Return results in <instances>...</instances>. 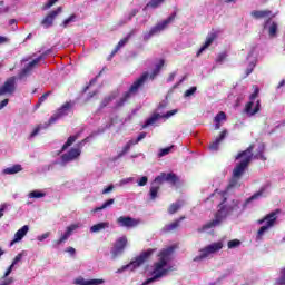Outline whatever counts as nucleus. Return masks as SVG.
I'll return each mask as SVG.
<instances>
[{"label":"nucleus","mask_w":285,"mask_h":285,"mask_svg":"<svg viewBox=\"0 0 285 285\" xmlns=\"http://www.w3.org/2000/svg\"><path fill=\"white\" fill-rule=\"evenodd\" d=\"M277 285H285V267L281 269L279 277L276 279Z\"/></svg>","instance_id":"39"},{"label":"nucleus","mask_w":285,"mask_h":285,"mask_svg":"<svg viewBox=\"0 0 285 285\" xmlns=\"http://www.w3.org/2000/svg\"><path fill=\"white\" fill-rule=\"evenodd\" d=\"M178 226H179V220H176V222L167 225L165 228H166V230H175V228H178Z\"/></svg>","instance_id":"44"},{"label":"nucleus","mask_w":285,"mask_h":285,"mask_svg":"<svg viewBox=\"0 0 285 285\" xmlns=\"http://www.w3.org/2000/svg\"><path fill=\"white\" fill-rule=\"evenodd\" d=\"M173 21H175V13L169 16L168 19L156 24L148 32L144 33V41H148V39L155 37V35H159V32H164V30H166V28H168V26H170Z\"/></svg>","instance_id":"9"},{"label":"nucleus","mask_w":285,"mask_h":285,"mask_svg":"<svg viewBox=\"0 0 285 285\" xmlns=\"http://www.w3.org/2000/svg\"><path fill=\"white\" fill-rule=\"evenodd\" d=\"M46 56H40L32 61H29L27 65H24V68L19 73V79H26L29 75H32V71L37 66H39V62L45 59Z\"/></svg>","instance_id":"14"},{"label":"nucleus","mask_w":285,"mask_h":285,"mask_svg":"<svg viewBox=\"0 0 285 285\" xmlns=\"http://www.w3.org/2000/svg\"><path fill=\"white\" fill-rule=\"evenodd\" d=\"M9 42H10V38L0 36V46H2L3 43H9Z\"/></svg>","instance_id":"54"},{"label":"nucleus","mask_w":285,"mask_h":285,"mask_svg":"<svg viewBox=\"0 0 285 285\" xmlns=\"http://www.w3.org/2000/svg\"><path fill=\"white\" fill-rule=\"evenodd\" d=\"M250 16L254 19H265V17H271V10H254Z\"/></svg>","instance_id":"28"},{"label":"nucleus","mask_w":285,"mask_h":285,"mask_svg":"<svg viewBox=\"0 0 285 285\" xmlns=\"http://www.w3.org/2000/svg\"><path fill=\"white\" fill-rule=\"evenodd\" d=\"M9 101H10L9 99L2 100V101L0 102V110H3V108H6V106H8Z\"/></svg>","instance_id":"55"},{"label":"nucleus","mask_w":285,"mask_h":285,"mask_svg":"<svg viewBox=\"0 0 285 285\" xmlns=\"http://www.w3.org/2000/svg\"><path fill=\"white\" fill-rule=\"evenodd\" d=\"M106 228H110L109 222L98 223L90 227V233H101V230H106Z\"/></svg>","instance_id":"27"},{"label":"nucleus","mask_w":285,"mask_h":285,"mask_svg":"<svg viewBox=\"0 0 285 285\" xmlns=\"http://www.w3.org/2000/svg\"><path fill=\"white\" fill-rule=\"evenodd\" d=\"M131 36H132V35L129 33L126 38L121 39V40L118 42V45H117L115 51L112 52V55H115L118 50H121V48H124V47L126 46V43L130 40V37H131Z\"/></svg>","instance_id":"34"},{"label":"nucleus","mask_w":285,"mask_h":285,"mask_svg":"<svg viewBox=\"0 0 285 285\" xmlns=\"http://www.w3.org/2000/svg\"><path fill=\"white\" fill-rule=\"evenodd\" d=\"M259 197H262V191L254 194L245 203L239 202V199H234L229 203H226V200H224L220 205H218V210L215 215V219L212 223L205 225L203 227V230H208V228L219 226V224H222V222H224V219H226L228 215H242L246 206H248L250 202H254V199H259Z\"/></svg>","instance_id":"1"},{"label":"nucleus","mask_w":285,"mask_h":285,"mask_svg":"<svg viewBox=\"0 0 285 285\" xmlns=\"http://www.w3.org/2000/svg\"><path fill=\"white\" fill-rule=\"evenodd\" d=\"M14 23H17V20H16V19L9 20V26H14Z\"/></svg>","instance_id":"60"},{"label":"nucleus","mask_w":285,"mask_h":285,"mask_svg":"<svg viewBox=\"0 0 285 285\" xmlns=\"http://www.w3.org/2000/svg\"><path fill=\"white\" fill-rule=\"evenodd\" d=\"M77 141V136H70L67 140V144L62 146V150H66V148H69V146L73 142Z\"/></svg>","instance_id":"42"},{"label":"nucleus","mask_w":285,"mask_h":285,"mask_svg":"<svg viewBox=\"0 0 285 285\" xmlns=\"http://www.w3.org/2000/svg\"><path fill=\"white\" fill-rule=\"evenodd\" d=\"M257 154H255V159H266L265 157H264V144H258L257 145Z\"/></svg>","instance_id":"36"},{"label":"nucleus","mask_w":285,"mask_h":285,"mask_svg":"<svg viewBox=\"0 0 285 285\" xmlns=\"http://www.w3.org/2000/svg\"><path fill=\"white\" fill-rule=\"evenodd\" d=\"M173 21H175V13L169 16L168 19L156 24L148 32L144 33V41H148V39L155 37V35H159V32H164V30H166V28H168V26H170Z\"/></svg>","instance_id":"10"},{"label":"nucleus","mask_w":285,"mask_h":285,"mask_svg":"<svg viewBox=\"0 0 285 285\" xmlns=\"http://www.w3.org/2000/svg\"><path fill=\"white\" fill-rule=\"evenodd\" d=\"M127 244H128V238L126 236H121L116 240L114 247L111 248V256L114 259H116V257H119V255L124 254V250Z\"/></svg>","instance_id":"15"},{"label":"nucleus","mask_w":285,"mask_h":285,"mask_svg":"<svg viewBox=\"0 0 285 285\" xmlns=\"http://www.w3.org/2000/svg\"><path fill=\"white\" fill-rule=\"evenodd\" d=\"M81 155V147L72 148L67 154L62 155V163L68 164V161H75L77 157Z\"/></svg>","instance_id":"21"},{"label":"nucleus","mask_w":285,"mask_h":285,"mask_svg":"<svg viewBox=\"0 0 285 285\" xmlns=\"http://www.w3.org/2000/svg\"><path fill=\"white\" fill-rule=\"evenodd\" d=\"M227 55L226 53H220L217 58L218 63H222V61H224V59H226Z\"/></svg>","instance_id":"56"},{"label":"nucleus","mask_w":285,"mask_h":285,"mask_svg":"<svg viewBox=\"0 0 285 285\" xmlns=\"http://www.w3.org/2000/svg\"><path fill=\"white\" fill-rule=\"evenodd\" d=\"M155 253V249H147L146 252H142L139 256H137L135 259H132L129 264L124 265L119 269H117L116 273H124L126 271H137L139 266L144 265V263Z\"/></svg>","instance_id":"6"},{"label":"nucleus","mask_w":285,"mask_h":285,"mask_svg":"<svg viewBox=\"0 0 285 285\" xmlns=\"http://www.w3.org/2000/svg\"><path fill=\"white\" fill-rule=\"evenodd\" d=\"M66 253H69V255H75V253H76L75 247H68L66 249Z\"/></svg>","instance_id":"58"},{"label":"nucleus","mask_w":285,"mask_h":285,"mask_svg":"<svg viewBox=\"0 0 285 285\" xmlns=\"http://www.w3.org/2000/svg\"><path fill=\"white\" fill-rule=\"evenodd\" d=\"M2 279H3V281H1L0 285H10V284H13V282H14V278H12V277H9V278L6 277V278H4V277L2 276Z\"/></svg>","instance_id":"45"},{"label":"nucleus","mask_w":285,"mask_h":285,"mask_svg":"<svg viewBox=\"0 0 285 285\" xmlns=\"http://www.w3.org/2000/svg\"><path fill=\"white\" fill-rule=\"evenodd\" d=\"M217 196H219V193H215L212 195V197H217Z\"/></svg>","instance_id":"62"},{"label":"nucleus","mask_w":285,"mask_h":285,"mask_svg":"<svg viewBox=\"0 0 285 285\" xmlns=\"http://www.w3.org/2000/svg\"><path fill=\"white\" fill-rule=\"evenodd\" d=\"M72 108H75V102L69 101L63 104L49 119L48 122L38 125L33 131L31 132L30 137H37L39 135L40 130H43L48 128L49 126H52V124H56L58 119H61V117H66L72 112Z\"/></svg>","instance_id":"3"},{"label":"nucleus","mask_w":285,"mask_h":285,"mask_svg":"<svg viewBox=\"0 0 285 285\" xmlns=\"http://www.w3.org/2000/svg\"><path fill=\"white\" fill-rule=\"evenodd\" d=\"M21 259H23V253L18 254L12 264L9 266V268L6 271L3 278L6 279V277L10 276V273H12V269L14 268V266H17V264H19V262H21Z\"/></svg>","instance_id":"25"},{"label":"nucleus","mask_w":285,"mask_h":285,"mask_svg":"<svg viewBox=\"0 0 285 285\" xmlns=\"http://www.w3.org/2000/svg\"><path fill=\"white\" fill-rule=\"evenodd\" d=\"M48 97H50V92H47V94L42 95V96L40 97L39 101H40V102H43L45 100L48 99Z\"/></svg>","instance_id":"57"},{"label":"nucleus","mask_w":285,"mask_h":285,"mask_svg":"<svg viewBox=\"0 0 285 285\" xmlns=\"http://www.w3.org/2000/svg\"><path fill=\"white\" fill-rule=\"evenodd\" d=\"M42 197H46V191L43 190H32L28 194L29 199H42Z\"/></svg>","instance_id":"30"},{"label":"nucleus","mask_w":285,"mask_h":285,"mask_svg":"<svg viewBox=\"0 0 285 285\" xmlns=\"http://www.w3.org/2000/svg\"><path fill=\"white\" fill-rule=\"evenodd\" d=\"M225 3H237V0H225Z\"/></svg>","instance_id":"61"},{"label":"nucleus","mask_w":285,"mask_h":285,"mask_svg":"<svg viewBox=\"0 0 285 285\" xmlns=\"http://www.w3.org/2000/svg\"><path fill=\"white\" fill-rule=\"evenodd\" d=\"M224 121H226V112L220 111L214 118L215 130H219V128H222V124H224Z\"/></svg>","instance_id":"26"},{"label":"nucleus","mask_w":285,"mask_h":285,"mask_svg":"<svg viewBox=\"0 0 285 285\" xmlns=\"http://www.w3.org/2000/svg\"><path fill=\"white\" fill-rule=\"evenodd\" d=\"M164 181H169V184H175L177 181V176H175V174L173 173H169V174L163 173L158 177H156L149 191L151 199H157V194L159 193V184H164Z\"/></svg>","instance_id":"7"},{"label":"nucleus","mask_w":285,"mask_h":285,"mask_svg":"<svg viewBox=\"0 0 285 285\" xmlns=\"http://www.w3.org/2000/svg\"><path fill=\"white\" fill-rule=\"evenodd\" d=\"M61 12H62L61 7H58L57 10H53V11L49 12V13L42 19V21L40 22L41 26H42L45 29L52 28V26H55V19H57V17H59V14H61Z\"/></svg>","instance_id":"16"},{"label":"nucleus","mask_w":285,"mask_h":285,"mask_svg":"<svg viewBox=\"0 0 285 285\" xmlns=\"http://www.w3.org/2000/svg\"><path fill=\"white\" fill-rule=\"evenodd\" d=\"M115 204V199L110 198L107 202H105L100 207H97L94 213H98V210H104L106 208H109V206H112Z\"/></svg>","instance_id":"37"},{"label":"nucleus","mask_w":285,"mask_h":285,"mask_svg":"<svg viewBox=\"0 0 285 285\" xmlns=\"http://www.w3.org/2000/svg\"><path fill=\"white\" fill-rule=\"evenodd\" d=\"M215 39H217V32L212 31L210 33H208L204 46L200 47L197 55H202V52H204V50H207V48H210V46L213 45V41H215Z\"/></svg>","instance_id":"22"},{"label":"nucleus","mask_w":285,"mask_h":285,"mask_svg":"<svg viewBox=\"0 0 285 285\" xmlns=\"http://www.w3.org/2000/svg\"><path fill=\"white\" fill-rule=\"evenodd\" d=\"M3 249L0 248V257L3 255Z\"/></svg>","instance_id":"64"},{"label":"nucleus","mask_w":285,"mask_h":285,"mask_svg":"<svg viewBox=\"0 0 285 285\" xmlns=\"http://www.w3.org/2000/svg\"><path fill=\"white\" fill-rule=\"evenodd\" d=\"M138 186H146L148 184V177L142 176L140 179L137 181Z\"/></svg>","instance_id":"50"},{"label":"nucleus","mask_w":285,"mask_h":285,"mask_svg":"<svg viewBox=\"0 0 285 285\" xmlns=\"http://www.w3.org/2000/svg\"><path fill=\"white\" fill-rule=\"evenodd\" d=\"M10 204L8 203H3L1 206H0V219L1 217H3V213H6V210H8Z\"/></svg>","instance_id":"46"},{"label":"nucleus","mask_w":285,"mask_h":285,"mask_svg":"<svg viewBox=\"0 0 285 285\" xmlns=\"http://www.w3.org/2000/svg\"><path fill=\"white\" fill-rule=\"evenodd\" d=\"M228 131L224 130L222 131V134L219 135L218 138L215 139V141H213L209 145V150H212V153H215L216 150H219V144H222L223 139H226V135Z\"/></svg>","instance_id":"24"},{"label":"nucleus","mask_w":285,"mask_h":285,"mask_svg":"<svg viewBox=\"0 0 285 285\" xmlns=\"http://www.w3.org/2000/svg\"><path fill=\"white\" fill-rule=\"evenodd\" d=\"M137 9H132L130 12H129V14H128V17L127 18H125V20L126 21H130V19H132V17H136L137 16Z\"/></svg>","instance_id":"51"},{"label":"nucleus","mask_w":285,"mask_h":285,"mask_svg":"<svg viewBox=\"0 0 285 285\" xmlns=\"http://www.w3.org/2000/svg\"><path fill=\"white\" fill-rule=\"evenodd\" d=\"M181 206H184V202H181V200H178V202L171 204L168 208L169 215H175V213H177V210H179V208H181Z\"/></svg>","instance_id":"32"},{"label":"nucleus","mask_w":285,"mask_h":285,"mask_svg":"<svg viewBox=\"0 0 285 285\" xmlns=\"http://www.w3.org/2000/svg\"><path fill=\"white\" fill-rule=\"evenodd\" d=\"M3 1H0V12H8V8H2Z\"/></svg>","instance_id":"59"},{"label":"nucleus","mask_w":285,"mask_h":285,"mask_svg":"<svg viewBox=\"0 0 285 285\" xmlns=\"http://www.w3.org/2000/svg\"><path fill=\"white\" fill-rule=\"evenodd\" d=\"M197 92V87H191L185 91V97H193V94Z\"/></svg>","instance_id":"47"},{"label":"nucleus","mask_w":285,"mask_h":285,"mask_svg":"<svg viewBox=\"0 0 285 285\" xmlns=\"http://www.w3.org/2000/svg\"><path fill=\"white\" fill-rule=\"evenodd\" d=\"M142 139H146V132L139 134L136 140L134 142L137 145L138 141H141Z\"/></svg>","instance_id":"53"},{"label":"nucleus","mask_w":285,"mask_h":285,"mask_svg":"<svg viewBox=\"0 0 285 285\" xmlns=\"http://www.w3.org/2000/svg\"><path fill=\"white\" fill-rule=\"evenodd\" d=\"M253 146H250L247 150L239 154L236 159H240V163L236 166V168L233 171L234 179H239L242 175H244V170H246V167L248 164H250V159H253Z\"/></svg>","instance_id":"4"},{"label":"nucleus","mask_w":285,"mask_h":285,"mask_svg":"<svg viewBox=\"0 0 285 285\" xmlns=\"http://www.w3.org/2000/svg\"><path fill=\"white\" fill-rule=\"evenodd\" d=\"M73 284L75 285H101V284H106V281H104L102 278L86 279L79 276L73 281Z\"/></svg>","instance_id":"19"},{"label":"nucleus","mask_w":285,"mask_h":285,"mask_svg":"<svg viewBox=\"0 0 285 285\" xmlns=\"http://www.w3.org/2000/svg\"><path fill=\"white\" fill-rule=\"evenodd\" d=\"M177 115V109L168 111L166 115L154 114L150 118H148L144 125V128H148V126H153V124H157V121L161 118L170 119V117Z\"/></svg>","instance_id":"17"},{"label":"nucleus","mask_w":285,"mask_h":285,"mask_svg":"<svg viewBox=\"0 0 285 285\" xmlns=\"http://www.w3.org/2000/svg\"><path fill=\"white\" fill-rule=\"evenodd\" d=\"M170 150H173V146L160 149L158 157H166V155H170Z\"/></svg>","instance_id":"41"},{"label":"nucleus","mask_w":285,"mask_h":285,"mask_svg":"<svg viewBox=\"0 0 285 285\" xmlns=\"http://www.w3.org/2000/svg\"><path fill=\"white\" fill-rule=\"evenodd\" d=\"M134 181H135V178H132V177L124 178V179H121V180L117 184V186L124 187V186H126V185H128V184H132Z\"/></svg>","instance_id":"40"},{"label":"nucleus","mask_w":285,"mask_h":285,"mask_svg":"<svg viewBox=\"0 0 285 285\" xmlns=\"http://www.w3.org/2000/svg\"><path fill=\"white\" fill-rule=\"evenodd\" d=\"M277 22L273 21V20H267L265 23V30H267L269 37H277Z\"/></svg>","instance_id":"23"},{"label":"nucleus","mask_w":285,"mask_h":285,"mask_svg":"<svg viewBox=\"0 0 285 285\" xmlns=\"http://www.w3.org/2000/svg\"><path fill=\"white\" fill-rule=\"evenodd\" d=\"M224 248V242L219 240L216 243H212L204 248L199 249L198 255L194 257V262H204V259H208V257H213L215 253H219Z\"/></svg>","instance_id":"5"},{"label":"nucleus","mask_w":285,"mask_h":285,"mask_svg":"<svg viewBox=\"0 0 285 285\" xmlns=\"http://www.w3.org/2000/svg\"><path fill=\"white\" fill-rule=\"evenodd\" d=\"M17 90V77H10L4 81V83L0 87V97L14 95Z\"/></svg>","instance_id":"12"},{"label":"nucleus","mask_w":285,"mask_h":285,"mask_svg":"<svg viewBox=\"0 0 285 285\" xmlns=\"http://www.w3.org/2000/svg\"><path fill=\"white\" fill-rule=\"evenodd\" d=\"M117 224L122 228H135L139 226L140 220L131 217L120 216L117 218Z\"/></svg>","instance_id":"18"},{"label":"nucleus","mask_w":285,"mask_h":285,"mask_svg":"<svg viewBox=\"0 0 285 285\" xmlns=\"http://www.w3.org/2000/svg\"><path fill=\"white\" fill-rule=\"evenodd\" d=\"M75 21H77V16L76 14H71L69 18L65 19L61 23L62 28H68L71 26V23H75Z\"/></svg>","instance_id":"33"},{"label":"nucleus","mask_w":285,"mask_h":285,"mask_svg":"<svg viewBox=\"0 0 285 285\" xmlns=\"http://www.w3.org/2000/svg\"><path fill=\"white\" fill-rule=\"evenodd\" d=\"M257 95H259V88L255 87L254 92L249 97V101L245 106V112L248 117H253V115L259 112L261 105Z\"/></svg>","instance_id":"11"},{"label":"nucleus","mask_w":285,"mask_h":285,"mask_svg":"<svg viewBox=\"0 0 285 285\" xmlns=\"http://www.w3.org/2000/svg\"><path fill=\"white\" fill-rule=\"evenodd\" d=\"M247 60L249 61V66L247 68V75H250V72H253V68H255L256 63H257V57L253 56V53H250L247 57Z\"/></svg>","instance_id":"31"},{"label":"nucleus","mask_w":285,"mask_h":285,"mask_svg":"<svg viewBox=\"0 0 285 285\" xmlns=\"http://www.w3.org/2000/svg\"><path fill=\"white\" fill-rule=\"evenodd\" d=\"M161 68H164V60H159L151 75L148 72L142 73V76L132 83L129 91H127L122 97L117 96V92H115L105 98L101 102V108H106V106H109V108H121V106L126 104V100L130 99V95H135V92H137V90L144 86V82L148 79V77L149 79H155V77L159 75Z\"/></svg>","instance_id":"2"},{"label":"nucleus","mask_w":285,"mask_h":285,"mask_svg":"<svg viewBox=\"0 0 285 285\" xmlns=\"http://www.w3.org/2000/svg\"><path fill=\"white\" fill-rule=\"evenodd\" d=\"M83 225L81 223H73L69 225L65 233L61 234L60 238L56 242V246H61V244H65V242H68L70 237L72 236V233H77L79 228H81Z\"/></svg>","instance_id":"13"},{"label":"nucleus","mask_w":285,"mask_h":285,"mask_svg":"<svg viewBox=\"0 0 285 285\" xmlns=\"http://www.w3.org/2000/svg\"><path fill=\"white\" fill-rule=\"evenodd\" d=\"M282 86H284V80H283V81H281V83H279L278 88H282Z\"/></svg>","instance_id":"63"},{"label":"nucleus","mask_w":285,"mask_h":285,"mask_svg":"<svg viewBox=\"0 0 285 285\" xmlns=\"http://www.w3.org/2000/svg\"><path fill=\"white\" fill-rule=\"evenodd\" d=\"M163 1L164 0H151L148 6H150V8H158V6H161Z\"/></svg>","instance_id":"48"},{"label":"nucleus","mask_w":285,"mask_h":285,"mask_svg":"<svg viewBox=\"0 0 285 285\" xmlns=\"http://www.w3.org/2000/svg\"><path fill=\"white\" fill-rule=\"evenodd\" d=\"M21 170H23L21 165H13L3 169V175H17V173H21Z\"/></svg>","instance_id":"29"},{"label":"nucleus","mask_w":285,"mask_h":285,"mask_svg":"<svg viewBox=\"0 0 285 285\" xmlns=\"http://www.w3.org/2000/svg\"><path fill=\"white\" fill-rule=\"evenodd\" d=\"M48 237H50V232L37 236V239L38 242H43L45 239H48Z\"/></svg>","instance_id":"49"},{"label":"nucleus","mask_w":285,"mask_h":285,"mask_svg":"<svg viewBox=\"0 0 285 285\" xmlns=\"http://www.w3.org/2000/svg\"><path fill=\"white\" fill-rule=\"evenodd\" d=\"M227 246L229 249L238 248V246H242V242L239 239H233L228 242Z\"/></svg>","instance_id":"38"},{"label":"nucleus","mask_w":285,"mask_h":285,"mask_svg":"<svg viewBox=\"0 0 285 285\" xmlns=\"http://www.w3.org/2000/svg\"><path fill=\"white\" fill-rule=\"evenodd\" d=\"M57 1H59V0H48V2L46 4H43L42 10H50V8H52V6H55V3H57Z\"/></svg>","instance_id":"43"},{"label":"nucleus","mask_w":285,"mask_h":285,"mask_svg":"<svg viewBox=\"0 0 285 285\" xmlns=\"http://www.w3.org/2000/svg\"><path fill=\"white\" fill-rule=\"evenodd\" d=\"M135 139L129 140L122 148L121 153L119 154V157H124V155H126V153H128V150H130V148H132V146H135Z\"/></svg>","instance_id":"35"},{"label":"nucleus","mask_w":285,"mask_h":285,"mask_svg":"<svg viewBox=\"0 0 285 285\" xmlns=\"http://www.w3.org/2000/svg\"><path fill=\"white\" fill-rule=\"evenodd\" d=\"M115 190V185H109L102 190V195H108V193H112Z\"/></svg>","instance_id":"52"},{"label":"nucleus","mask_w":285,"mask_h":285,"mask_svg":"<svg viewBox=\"0 0 285 285\" xmlns=\"http://www.w3.org/2000/svg\"><path fill=\"white\" fill-rule=\"evenodd\" d=\"M275 222H277V212H273L268 214L264 219L257 222V224L262 225L257 232V239H261L275 226Z\"/></svg>","instance_id":"8"},{"label":"nucleus","mask_w":285,"mask_h":285,"mask_svg":"<svg viewBox=\"0 0 285 285\" xmlns=\"http://www.w3.org/2000/svg\"><path fill=\"white\" fill-rule=\"evenodd\" d=\"M30 230V227L28 225L22 226L20 229H18L13 236V239L10 242V246H14V244H19L23 237L28 235V232Z\"/></svg>","instance_id":"20"}]
</instances>
